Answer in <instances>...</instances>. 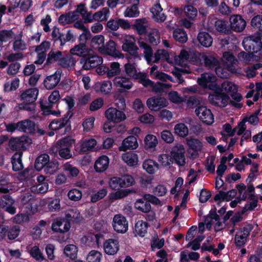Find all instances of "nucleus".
I'll return each mask as SVG.
<instances>
[{
    "label": "nucleus",
    "instance_id": "f257e3e1",
    "mask_svg": "<svg viewBox=\"0 0 262 262\" xmlns=\"http://www.w3.org/2000/svg\"><path fill=\"white\" fill-rule=\"evenodd\" d=\"M74 114L71 111H67L62 118L53 119L49 124V128L52 130H59L64 128V132L61 134H67L71 131L70 119Z\"/></svg>",
    "mask_w": 262,
    "mask_h": 262
},
{
    "label": "nucleus",
    "instance_id": "f03ea898",
    "mask_svg": "<svg viewBox=\"0 0 262 262\" xmlns=\"http://www.w3.org/2000/svg\"><path fill=\"white\" fill-rule=\"evenodd\" d=\"M38 94L37 88H31L23 92L20 96V100L23 103L18 104L20 110L31 111L34 107V103L36 101Z\"/></svg>",
    "mask_w": 262,
    "mask_h": 262
},
{
    "label": "nucleus",
    "instance_id": "7ed1b4c3",
    "mask_svg": "<svg viewBox=\"0 0 262 262\" xmlns=\"http://www.w3.org/2000/svg\"><path fill=\"white\" fill-rule=\"evenodd\" d=\"M83 43V69L90 70L96 68L103 63V58L92 50L85 48Z\"/></svg>",
    "mask_w": 262,
    "mask_h": 262
},
{
    "label": "nucleus",
    "instance_id": "20e7f679",
    "mask_svg": "<svg viewBox=\"0 0 262 262\" xmlns=\"http://www.w3.org/2000/svg\"><path fill=\"white\" fill-rule=\"evenodd\" d=\"M75 140L68 136L58 140L55 146L56 153H58L62 159L67 160L72 156L71 148Z\"/></svg>",
    "mask_w": 262,
    "mask_h": 262
},
{
    "label": "nucleus",
    "instance_id": "39448f33",
    "mask_svg": "<svg viewBox=\"0 0 262 262\" xmlns=\"http://www.w3.org/2000/svg\"><path fill=\"white\" fill-rule=\"evenodd\" d=\"M221 91L229 93L232 99L230 100V103L235 107L240 108L242 106V103H239L242 98V95L237 93V88L233 83L225 81L222 83L221 88Z\"/></svg>",
    "mask_w": 262,
    "mask_h": 262
},
{
    "label": "nucleus",
    "instance_id": "423d86ee",
    "mask_svg": "<svg viewBox=\"0 0 262 262\" xmlns=\"http://www.w3.org/2000/svg\"><path fill=\"white\" fill-rule=\"evenodd\" d=\"M261 36H250L244 38L243 45L244 49L251 53L261 52L262 49V41Z\"/></svg>",
    "mask_w": 262,
    "mask_h": 262
},
{
    "label": "nucleus",
    "instance_id": "0eeeda50",
    "mask_svg": "<svg viewBox=\"0 0 262 262\" xmlns=\"http://www.w3.org/2000/svg\"><path fill=\"white\" fill-rule=\"evenodd\" d=\"M32 143V139L28 136L12 138L9 142V146L12 150L25 151Z\"/></svg>",
    "mask_w": 262,
    "mask_h": 262
},
{
    "label": "nucleus",
    "instance_id": "6e6552de",
    "mask_svg": "<svg viewBox=\"0 0 262 262\" xmlns=\"http://www.w3.org/2000/svg\"><path fill=\"white\" fill-rule=\"evenodd\" d=\"M51 37L54 45L59 42V45L62 47L67 41H70L73 38V35L70 30H68L64 35L61 32L59 28L54 27L51 33Z\"/></svg>",
    "mask_w": 262,
    "mask_h": 262
},
{
    "label": "nucleus",
    "instance_id": "1a4fd4ad",
    "mask_svg": "<svg viewBox=\"0 0 262 262\" xmlns=\"http://www.w3.org/2000/svg\"><path fill=\"white\" fill-rule=\"evenodd\" d=\"M122 50L135 57H139V48L136 44V39L132 35H125L122 46Z\"/></svg>",
    "mask_w": 262,
    "mask_h": 262
},
{
    "label": "nucleus",
    "instance_id": "9d476101",
    "mask_svg": "<svg viewBox=\"0 0 262 262\" xmlns=\"http://www.w3.org/2000/svg\"><path fill=\"white\" fill-rule=\"evenodd\" d=\"M216 77L209 73L202 74L201 77L198 78V84L202 87L210 90H216L219 86L216 83Z\"/></svg>",
    "mask_w": 262,
    "mask_h": 262
},
{
    "label": "nucleus",
    "instance_id": "9b49d317",
    "mask_svg": "<svg viewBox=\"0 0 262 262\" xmlns=\"http://www.w3.org/2000/svg\"><path fill=\"white\" fill-rule=\"evenodd\" d=\"M70 228L71 223L69 222L66 216L54 219L51 226V229L53 232L60 233L68 232Z\"/></svg>",
    "mask_w": 262,
    "mask_h": 262
},
{
    "label": "nucleus",
    "instance_id": "f8f14e48",
    "mask_svg": "<svg viewBox=\"0 0 262 262\" xmlns=\"http://www.w3.org/2000/svg\"><path fill=\"white\" fill-rule=\"evenodd\" d=\"M79 14L82 15V3L78 5L76 10L61 14L58 18V22L63 25L72 24L78 19Z\"/></svg>",
    "mask_w": 262,
    "mask_h": 262
},
{
    "label": "nucleus",
    "instance_id": "ddd939ff",
    "mask_svg": "<svg viewBox=\"0 0 262 262\" xmlns=\"http://www.w3.org/2000/svg\"><path fill=\"white\" fill-rule=\"evenodd\" d=\"M15 201L9 194H5L0 198V210L13 215L16 213V208L13 206Z\"/></svg>",
    "mask_w": 262,
    "mask_h": 262
},
{
    "label": "nucleus",
    "instance_id": "4468645a",
    "mask_svg": "<svg viewBox=\"0 0 262 262\" xmlns=\"http://www.w3.org/2000/svg\"><path fill=\"white\" fill-rule=\"evenodd\" d=\"M171 156L173 160L179 166H184L185 163V149L181 144H177L171 150Z\"/></svg>",
    "mask_w": 262,
    "mask_h": 262
},
{
    "label": "nucleus",
    "instance_id": "2eb2a0df",
    "mask_svg": "<svg viewBox=\"0 0 262 262\" xmlns=\"http://www.w3.org/2000/svg\"><path fill=\"white\" fill-rule=\"evenodd\" d=\"M112 226L114 230L118 233H124L128 230L126 219L121 214H116L114 216Z\"/></svg>",
    "mask_w": 262,
    "mask_h": 262
},
{
    "label": "nucleus",
    "instance_id": "dca6fc26",
    "mask_svg": "<svg viewBox=\"0 0 262 262\" xmlns=\"http://www.w3.org/2000/svg\"><path fill=\"white\" fill-rule=\"evenodd\" d=\"M99 52L114 57H123V55L116 49V44L112 40H109L105 45L104 44L103 46L99 49Z\"/></svg>",
    "mask_w": 262,
    "mask_h": 262
},
{
    "label": "nucleus",
    "instance_id": "f3484780",
    "mask_svg": "<svg viewBox=\"0 0 262 262\" xmlns=\"http://www.w3.org/2000/svg\"><path fill=\"white\" fill-rule=\"evenodd\" d=\"M196 115L204 123L208 125L214 121L213 115L209 109L204 106H199L195 110Z\"/></svg>",
    "mask_w": 262,
    "mask_h": 262
},
{
    "label": "nucleus",
    "instance_id": "a211bd4d",
    "mask_svg": "<svg viewBox=\"0 0 262 262\" xmlns=\"http://www.w3.org/2000/svg\"><path fill=\"white\" fill-rule=\"evenodd\" d=\"M105 115L108 121L114 123H119L126 119V115L123 112L113 107L108 108Z\"/></svg>",
    "mask_w": 262,
    "mask_h": 262
},
{
    "label": "nucleus",
    "instance_id": "6ab92c4d",
    "mask_svg": "<svg viewBox=\"0 0 262 262\" xmlns=\"http://www.w3.org/2000/svg\"><path fill=\"white\" fill-rule=\"evenodd\" d=\"M222 59L224 65L231 73L236 72L238 61L232 53L230 52H225Z\"/></svg>",
    "mask_w": 262,
    "mask_h": 262
},
{
    "label": "nucleus",
    "instance_id": "aec40b11",
    "mask_svg": "<svg viewBox=\"0 0 262 262\" xmlns=\"http://www.w3.org/2000/svg\"><path fill=\"white\" fill-rule=\"evenodd\" d=\"M209 101L216 106L224 107L228 104L229 97L225 93L210 95L208 96Z\"/></svg>",
    "mask_w": 262,
    "mask_h": 262
},
{
    "label": "nucleus",
    "instance_id": "412c9836",
    "mask_svg": "<svg viewBox=\"0 0 262 262\" xmlns=\"http://www.w3.org/2000/svg\"><path fill=\"white\" fill-rule=\"evenodd\" d=\"M62 73L61 70H57L53 74L48 76L43 80V85L48 90H52L59 82Z\"/></svg>",
    "mask_w": 262,
    "mask_h": 262
},
{
    "label": "nucleus",
    "instance_id": "4be33fe9",
    "mask_svg": "<svg viewBox=\"0 0 262 262\" xmlns=\"http://www.w3.org/2000/svg\"><path fill=\"white\" fill-rule=\"evenodd\" d=\"M230 28L235 32L243 31L246 26V21L240 15H232L230 17Z\"/></svg>",
    "mask_w": 262,
    "mask_h": 262
},
{
    "label": "nucleus",
    "instance_id": "5701e85b",
    "mask_svg": "<svg viewBox=\"0 0 262 262\" xmlns=\"http://www.w3.org/2000/svg\"><path fill=\"white\" fill-rule=\"evenodd\" d=\"M167 102L166 99L162 97H153L148 98L146 101L148 107L151 111H158L160 108L167 105Z\"/></svg>",
    "mask_w": 262,
    "mask_h": 262
},
{
    "label": "nucleus",
    "instance_id": "b1692460",
    "mask_svg": "<svg viewBox=\"0 0 262 262\" xmlns=\"http://www.w3.org/2000/svg\"><path fill=\"white\" fill-rule=\"evenodd\" d=\"M18 131L33 135L36 132V124L30 119L18 121Z\"/></svg>",
    "mask_w": 262,
    "mask_h": 262
},
{
    "label": "nucleus",
    "instance_id": "393cba45",
    "mask_svg": "<svg viewBox=\"0 0 262 262\" xmlns=\"http://www.w3.org/2000/svg\"><path fill=\"white\" fill-rule=\"evenodd\" d=\"M103 248L106 254L113 255L119 250V242L117 239L110 238L104 242Z\"/></svg>",
    "mask_w": 262,
    "mask_h": 262
},
{
    "label": "nucleus",
    "instance_id": "a878e982",
    "mask_svg": "<svg viewBox=\"0 0 262 262\" xmlns=\"http://www.w3.org/2000/svg\"><path fill=\"white\" fill-rule=\"evenodd\" d=\"M138 146L137 139L134 136H130L126 138L122 142V145L119 147L120 151L127 149H136Z\"/></svg>",
    "mask_w": 262,
    "mask_h": 262
},
{
    "label": "nucleus",
    "instance_id": "bb28decb",
    "mask_svg": "<svg viewBox=\"0 0 262 262\" xmlns=\"http://www.w3.org/2000/svg\"><path fill=\"white\" fill-rule=\"evenodd\" d=\"M139 47L144 50L143 54L144 58L148 64L152 63L154 58L153 51L152 48L147 43L143 41L141 39L138 40Z\"/></svg>",
    "mask_w": 262,
    "mask_h": 262
},
{
    "label": "nucleus",
    "instance_id": "cd10ccee",
    "mask_svg": "<svg viewBox=\"0 0 262 262\" xmlns=\"http://www.w3.org/2000/svg\"><path fill=\"white\" fill-rule=\"evenodd\" d=\"M139 47L144 50L143 54L144 58L148 64L152 63L154 58L153 51L152 48L147 43L143 41L141 39L138 40Z\"/></svg>",
    "mask_w": 262,
    "mask_h": 262
},
{
    "label": "nucleus",
    "instance_id": "c85d7f7f",
    "mask_svg": "<svg viewBox=\"0 0 262 262\" xmlns=\"http://www.w3.org/2000/svg\"><path fill=\"white\" fill-rule=\"evenodd\" d=\"M23 153L21 151H16L11 158L12 164V169L14 171H18L24 168L22 162V156Z\"/></svg>",
    "mask_w": 262,
    "mask_h": 262
},
{
    "label": "nucleus",
    "instance_id": "c756f323",
    "mask_svg": "<svg viewBox=\"0 0 262 262\" xmlns=\"http://www.w3.org/2000/svg\"><path fill=\"white\" fill-rule=\"evenodd\" d=\"M153 18L157 22H163L166 18V16L163 12L160 4H155L151 9Z\"/></svg>",
    "mask_w": 262,
    "mask_h": 262
},
{
    "label": "nucleus",
    "instance_id": "7c9ffc66",
    "mask_svg": "<svg viewBox=\"0 0 262 262\" xmlns=\"http://www.w3.org/2000/svg\"><path fill=\"white\" fill-rule=\"evenodd\" d=\"M114 85L119 88L129 90L133 86V83L128 78L122 76H117L114 80Z\"/></svg>",
    "mask_w": 262,
    "mask_h": 262
},
{
    "label": "nucleus",
    "instance_id": "2f4dec72",
    "mask_svg": "<svg viewBox=\"0 0 262 262\" xmlns=\"http://www.w3.org/2000/svg\"><path fill=\"white\" fill-rule=\"evenodd\" d=\"M63 54L60 51L52 49L48 54L45 65L49 66L56 62L59 63Z\"/></svg>",
    "mask_w": 262,
    "mask_h": 262
},
{
    "label": "nucleus",
    "instance_id": "473e14b6",
    "mask_svg": "<svg viewBox=\"0 0 262 262\" xmlns=\"http://www.w3.org/2000/svg\"><path fill=\"white\" fill-rule=\"evenodd\" d=\"M108 164V157L106 156H102L96 161L94 167L97 172H101L107 168Z\"/></svg>",
    "mask_w": 262,
    "mask_h": 262
},
{
    "label": "nucleus",
    "instance_id": "72a5a7b5",
    "mask_svg": "<svg viewBox=\"0 0 262 262\" xmlns=\"http://www.w3.org/2000/svg\"><path fill=\"white\" fill-rule=\"evenodd\" d=\"M50 160V156L47 154H42L39 155L35 161V169L38 171L42 170V169L49 162Z\"/></svg>",
    "mask_w": 262,
    "mask_h": 262
},
{
    "label": "nucleus",
    "instance_id": "f704fd0d",
    "mask_svg": "<svg viewBox=\"0 0 262 262\" xmlns=\"http://www.w3.org/2000/svg\"><path fill=\"white\" fill-rule=\"evenodd\" d=\"M76 62V59L71 55L68 54H63L58 64L63 68H68L74 67Z\"/></svg>",
    "mask_w": 262,
    "mask_h": 262
},
{
    "label": "nucleus",
    "instance_id": "c9c22d12",
    "mask_svg": "<svg viewBox=\"0 0 262 262\" xmlns=\"http://www.w3.org/2000/svg\"><path fill=\"white\" fill-rule=\"evenodd\" d=\"M197 38L199 43L204 47L208 48L212 45L213 39L207 32H200L198 35Z\"/></svg>",
    "mask_w": 262,
    "mask_h": 262
},
{
    "label": "nucleus",
    "instance_id": "e433bc0d",
    "mask_svg": "<svg viewBox=\"0 0 262 262\" xmlns=\"http://www.w3.org/2000/svg\"><path fill=\"white\" fill-rule=\"evenodd\" d=\"M142 166L143 169L149 174L155 173L160 168L159 164L151 159L145 160L143 163Z\"/></svg>",
    "mask_w": 262,
    "mask_h": 262
},
{
    "label": "nucleus",
    "instance_id": "4c0bfd02",
    "mask_svg": "<svg viewBox=\"0 0 262 262\" xmlns=\"http://www.w3.org/2000/svg\"><path fill=\"white\" fill-rule=\"evenodd\" d=\"M145 38L146 41L152 46H157L160 41V33L157 29H151L149 32L147 33Z\"/></svg>",
    "mask_w": 262,
    "mask_h": 262
},
{
    "label": "nucleus",
    "instance_id": "58836bf2",
    "mask_svg": "<svg viewBox=\"0 0 262 262\" xmlns=\"http://www.w3.org/2000/svg\"><path fill=\"white\" fill-rule=\"evenodd\" d=\"M202 60L204 61L205 66L209 69L213 70L219 65V60L212 55H203Z\"/></svg>",
    "mask_w": 262,
    "mask_h": 262
},
{
    "label": "nucleus",
    "instance_id": "ea45409f",
    "mask_svg": "<svg viewBox=\"0 0 262 262\" xmlns=\"http://www.w3.org/2000/svg\"><path fill=\"white\" fill-rule=\"evenodd\" d=\"M58 167L59 162L56 159L50 160L42 170L45 174H53L58 169Z\"/></svg>",
    "mask_w": 262,
    "mask_h": 262
},
{
    "label": "nucleus",
    "instance_id": "a19ab883",
    "mask_svg": "<svg viewBox=\"0 0 262 262\" xmlns=\"http://www.w3.org/2000/svg\"><path fill=\"white\" fill-rule=\"evenodd\" d=\"M122 159L129 166H134L138 164V156L132 152H127L123 154L122 156Z\"/></svg>",
    "mask_w": 262,
    "mask_h": 262
},
{
    "label": "nucleus",
    "instance_id": "79ce46f5",
    "mask_svg": "<svg viewBox=\"0 0 262 262\" xmlns=\"http://www.w3.org/2000/svg\"><path fill=\"white\" fill-rule=\"evenodd\" d=\"M147 27L148 24L145 18L136 19L135 24L133 25L134 28L140 35L144 34L147 32L146 29Z\"/></svg>",
    "mask_w": 262,
    "mask_h": 262
},
{
    "label": "nucleus",
    "instance_id": "37998d69",
    "mask_svg": "<svg viewBox=\"0 0 262 262\" xmlns=\"http://www.w3.org/2000/svg\"><path fill=\"white\" fill-rule=\"evenodd\" d=\"M121 72L120 63L118 62H113L111 63L110 67H108L107 77L111 78L118 76L121 73Z\"/></svg>",
    "mask_w": 262,
    "mask_h": 262
},
{
    "label": "nucleus",
    "instance_id": "c03bdc74",
    "mask_svg": "<svg viewBox=\"0 0 262 262\" xmlns=\"http://www.w3.org/2000/svg\"><path fill=\"white\" fill-rule=\"evenodd\" d=\"M169 55L168 52L164 49H159L154 54L152 63H157L159 60L168 61Z\"/></svg>",
    "mask_w": 262,
    "mask_h": 262
},
{
    "label": "nucleus",
    "instance_id": "a18cd8bd",
    "mask_svg": "<svg viewBox=\"0 0 262 262\" xmlns=\"http://www.w3.org/2000/svg\"><path fill=\"white\" fill-rule=\"evenodd\" d=\"M104 44V37L103 35H98L94 36L92 39H91V43L90 46L94 48L97 49L99 51V49H101Z\"/></svg>",
    "mask_w": 262,
    "mask_h": 262
},
{
    "label": "nucleus",
    "instance_id": "49530a36",
    "mask_svg": "<svg viewBox=\"0 0 262 262\" xmlns=\"http://www.w3.org/2000/svg\"><path fill=\"white\" fill-rule=\"evenodd\" d=\"M148 224L142 220L138 221L135 224V230L136 233L141 237L144 236L147 233Z\"/></svg>",
    "mask_w": 262,
    "mask_h": 262
},
{
    "label": "nucleus",
    "instance_id": "de8ad7c7",
    "mask_svg": "<svg viewBox=\"0 0 262 262\" xmlns=\"http://www.w3.org/2000/svg\"><path fill=\"white\" fill-rule=\"evenodd\" d=\"M251 25L262 37V16L257 15L253 17L251 21Z\"/></svg>",
    "mask_w": 262,
    "mask_h": 262
},
{
    "label": "nucleus",
    "instance_id": "09e8293b",
    "mask_svg": "<svg viewBox=\"0 0 262 262\" xmlns=\"http://www.w3.org/2000/svg\"><path fill=\"white\" fill-rule=\"evenodd\" d=\"M65 216L70 223H78L80 221V213L76 208L70 210L66 213Z\"/></svg>",
    "mask_w": 262,
    "mask_h": 262
},
{
    "label": "nucleus",
    "instance_id": "8fccbe9b",
    "mask_svg": "<svg viewBox=\"0 0 262 262\" xmlns=\"http://www.w3.org/2000/svg\"><path fill=\"white\" fill-rule=\"evenodd\" d=\"M64 254L71 259H74L77 257V248L73 244L67 245L64 249Z\"/></svg>",
    "mask_w": 262,
    "mask_h": 262
},
{
    "label": "nucleus",
    "instance_id": "3c124183",
    "mask_svg": "<svg viewBox=\"0 0 262 262\" xmlns=\"http://www.w3.org/2000/svg\"><path fill=\"white\" fill-rule=\"evenodd\" d=\"M248 199L250 200V204H246L245 206L242 211V214H244L248 210H253L257 206L258 199L254 194H250Z\"/></svg>",
    "mask_w": 262,
    "mask_h": 262
},
{
    "label": "nucleus",
    "instance_id": "603ef678",
    "mask_svg": "<svg viewBox=\"0 0 262 262\" xmlns=\"http://www.w3.org/2000/svg\"><path fill=\"white\" fill-rule=\"evenodd\" d=\"M124 71L128 76L133 77L134 79L138 78L139 73H137L134 64L129 63H126L124 65Z\"/></svg>",
    "mask_w": 262,
    "mask_h": 262
},
{
    "label": "nucleus",
    "instance_id": "864d4df0",
    "mask_svg": "<svg viewBox=\"0 0 262 262\" xmlns=\"http://www.w3.org/2000/svg\"><path fill=\"white\" fill-rule=\"evenodd\" d=\"M79 43L70 50V54L79 56L80 58L77 60L82 63V34L79 36Z\"/></svg>",
    "mask_w": 262,
    "mask_h": 262
},
{
    "label": "nucleus",
    "instance_id": "5fc2aeb1",
    "mask_svg": "<svg viewBox=\"0 0 262 262\" xmlns=\"http://www.w3.org/2000/svg\"><path fill=\"white\" fill-rule=\"evenodd\" d=\"M135 207L143 212H148L151 209L150 203L142 199H139L136 202Z\"/></svg>",
    "mask_w": 262,
    "mask_h": 262
},
{
    "label": "nucleus",
    "instance_id": "6e6d98bb",
    "mask_svg": "<svg viewBox=\"0 0 262 262\" xmlns=\"http://www.w3.org/2000/svg\"><path fill=\"white\" fill-rule=\"evenodd\" d=\"M144 143L145 147L147 149H150L156 147L158 141L156 136L148 134L145 137Z\"/></svg>",
    "mask_w": 262,
    "mask_h": 262
},
{
    "label": "nucleus",
    "instance_id": "4d7b16f0",
    "mask_svg": "<svg viewBox=\"0 0 262 262\" xmlns=\"http://www.w3.org/2000/svg\"><path fill=\"white\" fill-rule=\"evenodd\" d=\"M110 14V10L108 8L104 7L100 11H99L94 13L95 20L96 21H106Z\"/></svg>",
    "mask_w": 262,
    "mask_h": 262
},
{
    "label": "nucleus",
    "instance_id": "13d9d810",
    "mask_svg": "<svg viewBox=\"0 0 262 262\" xmlns=\"http://www.w3.org/2000/svg\"><path fill=\"white\" fill-rule=\"evenodd\" d=\"M174 38L178 41L184 43L187 40V35L186 33L181 29H177L173 32Z\"/></svg>",
    "mask_w": 262,
    "mask_h": 262
},
{
    "label": "nucleus",
    "instance_id": "bf43d9fd",
    "mask_svg": "<svg viewBox=\"0 0 262 262\" xmlns=\"http://www.w3.org/2000/svg\"><path fill=\"white\" fill-rule=\"evenodd\" d=\"M20 232V227L19 225H15L9 226L8 230V238L9 240L15 239L17 237Z\"/></svg>",
    "mask_w": 262,
    "mask_h": 262
},
{
    "label": "nucleus",
    "instance_id": "052dcab7",
    "mask_svg": "<svg viewBox=\"0 0 262 262\" xmlns=\"http://www.w3.org/2000/svg\"><path fill=\"white\" fill-rule=\"evenodd\" d=\"M174 129L175 134L180 137H185L188 134V127L184 123L176 124Z\"/></svg>",
    "mask_w": 262,
    "mask_h": 262
},
{
    "label": "nucleus",
    "instance_id": "680f3d73",
    "mask_svg": "<svg viewBox=\"0 0 262 262\" xmlns=\"http://www.w3.org/2000/svg\"><path fill=\"white\" fill-rule=\"evenodd\" d=\"M215 27L216 30L220 32L228 33L229 29L228 22L225 20L219 19L215 22Z\"/></svg>",
    "mask_w": 262,
    "mask_h": 262
},
{
    "label": "nucleus",
    "instance_id": "e2e57ef3",
    "mask_svg": "<svg viewBox=\"0 0 262 262\" xmlns=\"http://www.w3.org/2000/svg\"><path fill=\"white\" fill-rule=\"evenodd\" d=\"M159 161L164 167H170L173 163V160L171 155L168 154H162L159 156Z\"/></svg>",
    "mask_w": 262,
    "mask_h": 262
},
{
    "label": "nucleus",
    "instance_id": "0e129e2a",
    "mask_svg": "<svg viewBox=\"0 0 262 262\" xmlns=\"http://www.w3.org/2000/svg\"><path fill=\"white\" fill-rule=\"evenodd\" d=\"M189 147L195 152L201 151L203 145L202 142L196 139H191L187 141Z\"/></svg>",
    "mask_w": 262,
    "mask_h": 262
},
{
    "label": "nucleus",
    "instance_id": "69168bd1",
    "mask_svg": "<svg viewBox=\"0 0 262 262\" xmlns=\"http://www.w3.org/2000/svg\"><path fill=\"white\" fill-rule=\"evenodd\" d=\"M108 184L110 188L115 190H118L123 188L121 179L120 177H115L111 178Z\"/></svg>",
    "mask_w": 262,
    "mask_h": 262
},
{
    "label": "nucleus",
    "instance_id": "338daca9",
    "mask_svg": "<svg viewBox=\"0 0 262 262\" xmlns=\"http://www.w3.org/2000/svg\"><path fill=\"white\" fill-rule=\"evenodd\" d=\"M30 254L33 258L37 261H42L44 259L42 253L39 247L36 246L31 248L30 250Z\"/></svg>",
    "mask_w": 262,
    "mask_h": 262
},
{
    "label": "nucleus",
    "instance_id": "774afa93",
    "mask_svg": "<svg viewBox=\"0 0 262 262\" xmlns=\"http://www.w3.org/2000/svg\"><path fill=\"white\" fill-rule=\"evenodd\" d=\"M101 258V254L98 251L92 250L89 253L86 257L88 262H100Z\"/></svg>",
    "mask_w": 262,
    "mask_h": 262
}]
</instances>
